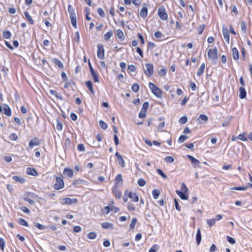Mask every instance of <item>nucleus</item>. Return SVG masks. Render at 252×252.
<instances>
[{"label": "nucleus", "mask_w": 252, "mask_h": 252, "mask_svg": "<svg viewBox=\"0 0 252 252\" xmlns=\"http://www.w3.org/2000/svg\"><path fill=\"white\" fill-rule=\"evenodd\" d=\"M68 11L70 15L71 23L72 26L75 29L77 28L76 16L73 7L71 5L68 6Z\"/></svg>", "instance_id": "obj_1"}, {"label": "nucleus", "mask_w": 252, "mask_h": 252, "mask_svg": "<svg viewBox=\"0 0 252 252\" xmlns=\"http://www.w3.org/2000/svg\"><path fill=\"white\" fill-rule=\"evenodd\" d=\"M149 87L151 90L152 93L158 98H161L162 96V92L160 89L158 88L152 82L149 83Z\"/></svg>", "instance_id": "obj_2"}, {"label": "nucleus", "mask_w": 252, "mask_h": 252, "mask_svg": "<svg viewBox=\"0 0 252 252\" xmlns=\"http://www.w3.org/2000/svg\"><path fill=\"white\" fill-rule=\"evenodd\" d=\"M146 69H144V73L148 77H151L154 73V65L152 63H147L145 64Z\"/></svg>", "instance_id": "obj_3"}, {"label": "nucleus", "mask_w": 252, "mask_h": 252, "mask_svg": "<svg viewBox=\"0 0 252 252\" xmlns=\"http://www.w3.org/2000/svg\"><path fill=\"white\" fill-rule=\"evenodd\" d=\"M218 49L214 47L213 49H209L208 51V57L212 61H215L218 58Z\"/></svg>", "instance_id": "obj_4"}, {"label": "nucleus", "mask_w": 252, "mask_h": 252, "mask_svg": "<svg viewBox=\"0 0 252 252\" xmlns=\"http://www.w3.org/2000/svg\"><path fill=\"white\" fill-rule=\"evenodd\" d=\"M97 56L100 60H103L104 58V49L103 45L101 44H98L97 45Z\"/></svg>", "instance_id": "obj_5"}, {"label": "nucleus", "mask_w": 252, "mask_h": 252, "mask_svg": "<svg viewBox=\"0 0 252 252\" xmlns=\"http://www.w3.org/2000/svg\"><path fill=\"white\" fill-rule=\"evenodd\" d=\"M64 187V183L63 180L59 177H56V183L54 185V189L59 190Z\"/></svg>", "instance_id": "obj_6"}, {"label": "nucleus", "mask_w": 252, "mask_h": 252, "mask_svg": "<svg viewBox=\"0 0 252 252\" xmlns=\"http://www.w3.org/2000/svg\"><path fill=\"white\" fill-rule=\"evenodd\" d=\"M158 15L159 18L163 20H165L167 19V14L165 12V9L164 7L162 6L158 8Z\"/></svg>", "instance_id": "obj_7"}, {"label": "nucleus", "mask_w": 252, "mask_h": 252, "mask_svg": "<svg viewBox=\"0 0 252 252\" xmlns=\"http://www.w3.org/2000/svg\"><path fill=\"white\" fill-rule=\"evenodd\" d=\"M28 196H25L24 197H23V199L28 202L31 205H33L34 204V201L33 200L30 199L29 197L35 198L38 197V196L32 192H28Z\"/></svg>", "instance_id": "obj_8"}, {"label": "nucleus", "mask_w": 252, "mask_h": 252, "mask_svg": "<svg viewBox=\"0 0 252 252\" xmlns=\"http://www.w3.org/2000/svg\"><path fill=\"white\" fill-rule=\"evenodd\" d=\"M187 157L191 162L192 165L194 168L200 167V161L198 159L195 158L189 155H188Z\"/></svg>", "instance_id": "obj_9"}, {"label": "nucleus", "mask_w": 252, "mask_h": 252, "mask_svg": "<svg viewBox=\"0 0 252 252\" xmlns=\"http://www.w3.org/2000/svg\"><path fill=\"white\" fill-rule=\"evenodd\" d=\"M128 193V196L131 198L133 201L137 202L138 201L139 198L138 195L135 193H133L131 191L128 192V190H126L125 194L126 195Z\"/></svg>", "instance_id": "obj_10"}, {"label": "nucleus", "mask_w": 252, "mask_h": 252, "mask_svg": "<svg viewBox=\"0 0 252 252\" xmlns=\"http://www.w3.org/2000/svg\"><path fill=\"white\" fill-rule=\"evenodd\" d=\"M222 34L227 43H229V31L227 28L223 27L222 30Z\"/></svg>", "instance_id": "obj_11"}, {"label": "nucleus", "mask_w": 252, "mask_h": 252, "mask_svg": "<svg viewBox=\"0 0 252 252\" xmlns=\"http://www.w3.org/2000/svg\"><path fill=\"white\" fill-rule=\"evenodd\" d=\"M89 68H90L91 73L93 77L94 81L95 82H99L98 76L96 72L94 69V68H93V66H92L90 62H89Z\"/></svg>", "instance_id": "obj_12"}, {"label": "nucleus", "mask_w": 252, "mask_h": 252, "mask_svg": "<svg viewBox=\"0 0 252 252\" xmlns=\"http://www.w3.org/2000/svg\"><path fill=\"white\" fill-rule=\"evenodd\" d=\"M119 210V208L113 206H105L103 209V212H105L106 214H108L111 211H114L115 212H117Z\"/></svg>", "instance_id": "obj_13"}, {"label": "nucleus", "mask_w": 252, "mask_h": 252, "mask_svg": "<svg viewBox=\"0 0 252 252\" xmlns=\"http://www.w3.org/2000/svg\"><path fill=\"white\" fill-rule=\"evenodd\" d=\"M115 155L117 157V160L119 162V165L122 167H124L125 166V161H124L122 156L118 152H116L115 153Z\"/></svg>", "instance_id": "obj_14"}, {"label": "nucleus", "mask_w": 252, "mask_h": 252, "mask_svg": "<svg viewBox=\"0 0 252 252\" xmlns=\"http://www.w3.org/2000/svg\"><path fill=\"white\" fill-rule=\"evenodd\" d=\"M63 203L65 204H76L78 202V200L76 198L71 199L68 197L63 198Z\"/></svg>", "instance_id": "obj_15"}, {"label": "nucleus", "mask_w": 252, "mask_h": 252, "mask_svg": "<svg viewBox=\"0 0 252 252\" xmlns=\"http://www.w3.org/2000/svg\"><path fill=\"white\" fill-rule=\"evenodd\" d=\"M64 175L71 178L73 176V171L70 168H65L63 171Z\"/></svg>", "instance_id": "obj_16"}, {"label": "nucleus", "mask_w": 252, "mask_h": 252, "mask_svg": "<svg viewBox=\"0 0 252 252\" xmlns=\"http://www.w3.org/2000/svg\"><path fill=\"white\" fill-rule=\"evenodd\" d=\"M176 192L178 195V196L181 198V199L183 200L188 199V195L187 194V193H188V192H185V190H184V192H182L181 191L177 190L176 191Z\"/></svg>", "instance_id": "obj_17"}, {"label": "nucleus", "mask_w": 252, "mask_h": 252, "mask_svg": "<svg viewBox=\"0 0 252 252\" xmlns=\"http://www.w3.org/2000/svg\"><path fill=\"white\" fill-rule=\"evenodd\" d=\"M208 120V117L205 114H200L197 121L200 124L205 123Z\"/></svg>", "instance_id": "obj_18"}, {"label": "nucleus", "mask_w": 252, "mask_h": 252, "mask_svg": "<svg viewBox=\"0 0 252 252\" xmlns=\"http://www.w3.org/2000/svg\"><path fill=\"white\" fill-rule=\"evenodd\" d=\"M40 144V141L37 138H34L30 140L29 146L31 149H32L34 146H38Z\"/></svg>", "instance_id": "obj_19"}, {"label": "nucleus", "mask_w": 252, "mask_h": 252, "mask_svg": "<svg viewBox=\"0 0 252 252\" xmlns=\"http://www.w3.org/2000/svg\"><path fill=\"white\" fill-rule=\"evenodd\" d=\"M26 172L28 175H32L33 176H36L38 175V173H37L36 170L33 168H31V167L27 168Z\"/></svg>", "instance_id": "obj_20"}, {"label": "nucleus", "mask_w": 252, "mask_h": 252, "mask_svg": "<svg viewBox=\"0 0 252 252\" xmlns=\"http://www.w3.org/2000/svg\"><path fill=\"white\" fill-rule=\"evenodd\" d=\"M232 56L234 60H238L239 58V53L237 49L235 47H233L232 49Z\"/></svg>", "instance_id": "obj_21"}, {"label": "nucleus", "mask_w": 252, "mask_h": 252, "mask_svg": "<svg viewBox=\"0 0 252 252\" xmlns=\"http://www.w3.org/2000/svg\"><path fill=\"white\" fill-rule=\"evenodd\" d=\"M4 113L7 116H10L11 115V109L7 104L3 105Z\"/></svg>", "instance_id": "obj_22"}, {"label": "nucleus", "mask_w": 252, "mask_h": 252, "mask_svg": "<svg viewBox=\"0 0 252 252\" xmlns=\"http://www.w3.org/2000/svg\"><path fill=\"white\" fill-rule=\"evenodd\" d=\"M240 94L239 97L241 99H244L246 97V91L243 87L239 88Z\"/></svg>", "instance_id": "obj_23"}, {"label": "nucleus", "mask_w": 252, "mask_h": 252, "mask_svg": "<svg viewBox=\"0 0 252 252\" xmlns=\"http://www.w3.org/2000/svg\"><path fill=\"white\" fill-rule=\"evenodd\" d=\"M140 16L143 18H145L148 15V9L146 7H143L140 10Z\"/></svg>", "instance_id": "obj_24"}, {"label": "nucleus", "mask_w": 252, "mask_h": 252, "mask_svg": "<svg viewBox=\"0 0 252 252\" xmlns=\"http://www.w3.org/2000/svg\"><path fill=\"white\" fill-rule=\"evenodd\" d=\"M205 64L204 63H202L201 65H200L199 68L198 69V71L196 73V75L198 76H200L201 75L203 74L204 72V70L205 69Z\"/></svg>", "instance_id": "obj_25"}, {"label": "nucleus", "mask_w": 252, "mask_h": 252, "mask_svg": "<svg viewBox=\"0 0 252 252\" xmlns=\"http://www.w3.org/2000/svg\"><path fill=\"white\" fill-rule=\"evenodd\" d=\"M12 179L16 182H19L21 184H24L25 182V180L24 178L18 176H13Z\"/></svg>", "instance_id": "obj_26"}, {"label": "nucleus", "mask_w": 252, "mask_h": 252, "mask_svg": "<svg viewBox=\"0 0 252 252\" xmlns=\"http://www.w3.org/2000/svg\"><path fill=\"white\" fill-rule=\"evenodd\" d=\"M101 226L105 229H112L113 228V224L112 223L104 222L101 223Z\"/></svg>", "instance_id": "obj_27"}, {"label": "nucleus", "mask_w": 252, "mask_h": 252, "mask_svg": "<svg viewBox=\"0 0 252 252\" xmlns=\"http://www.w3.org/2000/svg\"><path fill=\"white\" fill-rule=\"evenodd\" d=\"M196 244L197 245H199L200 243L201 240V235L200 233V230L199 229H198L196 235Z\"/></svg>", "instance_id": "obj_28"}, {"label": "nucleus", "mask_w": 252, "mask_h": 252, "mask_svg": "<svg viewBox=\"0 0 252 252\" xmlns=\"http://www.w3.org/2000/svg\"><path fill=\"white\" fill-rule=\"evenodd\" d=\"M86 85L88 88L91 93L94 94V91L93 90L92 82L91 81H88L86 82Z\"/></svg>", "instance_id": "obj_29"}, {"label": "nucleus", "mask_w": 252, "mask_h": 252, "mask_svg": "<svg viewBox=\"0 0 252 252\" xmlns=\"http://www.w3.org/2000/svg\"><path fill=\"white\" fill-rule=\"evenodd\" d=\"M53 62L56 65H57L59 67V68H63V63L58 59H54Z\"/></svg>", "instance_id": "obj_30"}, {"label": "nucleus", "mask_w": 252, "mask_h": 252, "mask_svg": "<svg viewBox=\"0 0 252 252\" xmlns=\"http://www.w3.org/2000/svg\"><path fill=\"white\" fill-rule=\"evenodd\" d=\"M24 14L27 18V19L28 20V21L30 22L31 24H34V21L32 19V17L30 16L29 13L27 11H24Z\"/></svg>", "instance_id": "obj_31"}, {"label": "nucleus", "mask_w": 252, "mask_h": 252, "mask_svg": "<svg viewBox=\"0 0 252 252\" xmlns=\"http://www.w3.org/2000/svg\"><path fill=\"white\" fill-rule=\"evenodd\" d=\"M160 191L158 189H154L152 191V194L154 198L157 199L160 195Z\"/></svg>", "instance_id": "obj_32"}, {"label": "nucleus", "mask_w": 252, "mask_h": 252, "mask_svg": "<svg viewBox=\"0 0 252 252\" xmlns=\"http://www.w3.org/2000/svg\"><path fill=\"white\" fill-rule=\"evenodd\" d=\"M2 35L4 38L9 39L11 36V33L8 31H3L2 32Z\"/></svg>", "instance_id": "obj_33"}, {"label": "nucleus", "mask_w": 252, "mask_h": 252, "mask_svg": "<svg viewBox=\"0 0 252 252\" xmlns=\"http://www.w3.org/2000/svg\"><path fill=\"white\" fill-rule=\"evenodd\" d=\"M137 220L136 218H133L131 222L129 225V227L130 229H133L135 228V224L137 222Z\"/></svg>", "instance_id": "obj_34"}, {"label": "nucleus", "mask_w": 252, "mask_h": 252, "mask_svg": "<svg viewBox=\"0 0 252 252\" xmlns=\"http://www.w3.org/2000/svg\"><path fill=\"white\" fill-rule=\"evenodd\" d=\"M113 35L112 32L109 31L104 35V38L105 40H108Z\"/></svg>", "instance_id": "obj_35"}, {"label": "nucleus", "mask_w": 252, "mask_h": 252, "mask_svg": "<svg viewBox=\"0 0 252 252\" xmlns=\"http://www.w3.org/2000/svg\"><path fill=\"white\" fill-rule=\"evenodd\" d=\"M18 222L22 225L25 226H28V223L27 221L24 219L19 218Z\"/></svg>", "instance_id": "obj_36"}, {"label": "nucleus", "mask_w": 252, "mask_h": 252, "mask_svg": "<svg viewBox=\"0 0 252 252\" xmlns=\"http://www.w3.org/2000/svg\"><path fill=\"white\" fill-rule=\"evenodd\" d=\"M207 223L209 226V227L213 226L216 223V220L214 219L208 220H207Z\"/></svg>", "instance_id": "obj_37"}, {"label": "nucleus", "mask_w": 252, "mask_h": 252, "mask_svg": "<svg viewBox=\"0 0 252 252\" xmlns=\"http://www.w3.org/2000/svg\"><path fill=\"white\" fill-rule=\"evenodd\" d=\"M241 28L242 31L244 33H245L246 32V31H247V26H246V23L244 21L241 22Z\"/></svg>", "instance_id": "obj_38"}, {"label": "nucleus", "mask_w": 252, "mask_h": 252, "mask_svg": "<svg viewBox=\"0 0 252 252\" xmlns=\"http://www.w3.org/2000/svg\"><path fill=\"white\" fill-rule=\"evenodd\" d=\"M96 237V233L95 232H91L88 234V237L90 239H94Z\"/></svg>", "instance_id": "obj_39"}, {"label": "nucleus", "mask_w": 252, "mask_h": 252, "mask_svg": "<svg viewBox=\"0 0 252 252\" xmlns=\"http://www.w3.org/2000/svg\"><path fill=\"white\" fill-rule=\"evenodd\" d=\"M149 106V104L148 102H145L142 106L141 110H143L144 112H147V109H148Z\"/></svg>", "instance_id": "obj_40"}, {"label": "nucleus", "mask_w": 252, "mask_h": 252, "mask_svg": "<svg viewBox=\"0 0 252 252\" xmlns=\"http://www.w3.org/2000/svg\"><path fill=\"white\" fill-rule=\"evenodd\" d=\"M127 209L130 211H134L135 210L134 205L130 202H129L127 204Z\"/></svg>", "instance_id": "obj_41"}, {"label": "nucleus", "mask_w": 252, "mask_h": 252, "mask_svg": "<svg viewBox=\"0 0 252 252\" xmlns=\"http://www.w3.org/2000/svg\"><path fill=\"white\" fill-rule=\"evenodd\" d=\"M132 91L135 93L137 92L139 90V86L137 84H134L131 87Z\"/></svg>", "instance_id": "obj_42"}, {"label": "nucleus", "mask_w": 252, "mask_h": 252, "mask_svg": "<svg viewBox=\"0 0 252 252\" xmlns=\"http://www.w3.org/2000/svg\"><path fill=\"white\" fill-rule=\"evenodd\" d=\"M137 184L140 187H143L145 185L146 182L144 179L140 178L137 181Z\"/></svg>", "instance_id": "obj_43"}, {"label": "nucleus", "mask_w": 252, "mask_h": 252, "mask_svg": "<svg viewBox=\"0 0 252 252\" xmlns=\"http://www.w3.org/2000/svg\"><path fill=\"white\" fill-rule=\"evenodd\" d=\"M99 124L100 126L103 129H106L107 128V125L106 124V123L104 122L103 121L100 120L99 122Z\"/></svg>", "instance_id": "obj_44"}, {"label": "nucleus", "mask_w": 252, "mask_h": 252, "mask_svg": "<svg viewBox=\"0 0 252 252\" xmlns=\"http://www.w3.org/2000/svg\"><path fill=\"white\" fill-rule=\"evenodd\" d=\"M164 160L168 163H172L174 161V159L171 156H167L164 158Z\"/></svg>", "instance_id": "obj_45"}, {"label": "nucleus", "mask_w": 252, "mask_h": 252, "mask_svg": "<svg viewBox=\"0 0 252 252\" xmlns=\"http://www.w3.org/2000/svg\"><path fill=\"white\" fill-rule=\"evenodd\" d=\"M231 189L237 190H245L247 189V187L245 186L235 187L232 188Z\"/></svg>", "instance_id": "obj_46"}, {"label": "nucleus", "mask_w": 252, "mask_h": 252, "mask_svg": "<svg viewBox=\"0 0 252 252\" xmlns=\"http://www.w3.org/2000/svg\"><path fill=\"white\" fill-rule=\"evenodd\" d=\"M188 138V136L186 135H181L178 139V142L179 143H182L184 142L186 139Z\"/></svg>", "instance_id": "obj_47"}, {"label": "nucleus", "mask_w": 252, "mask_h": 252, "mask_svg": "<svg viewBox=\"0 0 252 252\" xmlns=\"http://www.w3.org/2000/svg\"><path fill=\"white\" fill-rule=\"evenodd\" d=\"M157 173L161 176L164 179H166L167 178V176L160 169H158L157 170Z\"/></svg>", "instance_id": "obj_48"}, {"label": "nucleus", "mask_w": 252, "mask_h": 252, "mask_svg": "<svg viewBox=\"0 0 252 252\" xmlns=\"http://www.w3.org/2000/svg\"><path fill=\"white\" fill-rule=\"evenodd\" d=\"M34 225L35 227H36L37 228H38L39 229H40V230H44L45 228H46V226L42 225V224H41L39 223H34Z\"/></svg>", "instance_id": "obj_49"}, {"label": "nucleus", "mask_w": 252, "mask_h": 252, "mask_svg": "<svg viewBox=\"0 0 252 252\" xmlns=\"http://www.w3.org/2000/svg\"><path fill=\"white\" fill-rule=\"evenodd\" d=\"M158 245H154L150 249L149 252H156L158 249Z\"/></svg>", "instance_id": "obj_50"}, {"label": "nucleus", "mask_w": 252, "mask_h": 252, "mask_svg": "<svg viewBox=\"0 0 252 252\" xmlns=\"http://www.w3.org/2000/svg\"><path fill=\"white\" fill-rule=\"evenodd\" d=\"M117 35L120 39H122L124 37V33L121 30L119 29L117 31Z\"/></svg>", "instance_id": "obj_51"}, {"label": "nucleus", "mask_w": 252, "mask_h": 252, "mask_svg": "<svg viewBox=\"0 0 252 252\" xmlns=\"http://www.w3.org/2000/svg\"><path fill=\"white\" fill-rule=\"evenodd\" d=\"M179 122L181 124H185L187 122V117L186 116H183L180 118Z\"/></svg>", "instance_id": "obj_52"}, {"label": "nucleus", "mask_w": 252, "mask_h": 252, "mask_svg": "<svg viewBox=\"0 0 252 252\" xmlns=\"http://www.w3.org/2000/svg\"><path fill=\"white\" fill-rule=\"evenodd\" d=\"M4 246L5 241L4 239L2 238H0V248L2 251L4 250Z\"/></svg>", "instance_id": "obj_53"}, {"label": "nucleus", "mask_w": 252, "mask_h": 252, "mask_svg": "<svg viewBox=\"0 0 252 252\" xmlns=\"http://www.w3.org/2000/svg\"><path fill=\"white\" fill-rule=\"evenodd\" d=\"M154 36L155 37H156L157 38H162V37L164 36V35L162 34V33L159 31L155 32L154 33Z\"/></svg>", "instance_id": "obj_54"}, {"label": "nucleus", "mask_w": 252, "mask_h": 252, "mask_svg": "<svg viewBox=\"0 0 252 252\" xmlns=\"http://www.w3.org/2000/svg\"><path fill=\"white\" fill-rule=\"evenodd\" d=\"M114 193L115 194V197L117 198H120L121 197V192L120 190L118 189H115L114 190Z\"/></svg>", "instance_id": "obj_55"}, {"label": "nucleus", "mask_w": 252, "mask_h": 252, "mask_svg": "<svg viewBox=\"0 0 252 252\" xmlns=\"http://www.w3.org/2000/svg\"><path fill=\"white\" fill-rule=\"evenodd\" d=\"M97 12L101 17H105V13H104L103 10L101 8L99 7L97 9Z\"/></svg>", "instance_id": "obj_56"}, {"label": "nucleus", "mask_w": 252, "mask_h": 252, "mask_svg": "<svg viewBox=\"0 0 252 252\" xmlns=\"http://www.w3.org/2000/svg\"><path fill=\"white\" fill-rule=\"evenodd\" d=\"M17 135L15 133H12L9 135V138L12 141H15L17 139Z\"/></svg>", "instance_id": "obj_57"}, {"label": "nucleus", "mask_w": 252, "mask_h": 252, "mask_svg": "<svg viewBox=\"0 0 252 252\" xmlns=\"http://www.w3.org/2000/svg\"><path fill=\"white\" fill-rule=\"evenodd\" d=\"M237 138L243 141H245L247 140V138L245 136L244 134H239Z\"/></svg>", "instance_id": "obj_58"}, {"label": "nucleus", "mask_w": 252, "mask_h": 252, "mask_svg": "<svg viewBox=\"0 0 252 252\" xmlns=\"http://www.w3.org/2000/svg\"><path fill=\"white\" fill-rule=\"evenodd\" d=\"M226 239L227 241L231 244H234L236 243L235 240L230 236H227Z\"/></svg>", "instance_id": "obj_59"}, {"label": "nucleus", "mask_w": 252, "mask_h": 252, "mask_svg": "<svg viewBox=\"0 0 252 252\" xmlns=\"http://www.w3.org/2000/svg\"><path fill=\"white\" fill-rule=\"evenodd\" d=\"M77 149L79 151H85V148L84 144H79L77 146Z\"/></svg>", "instance_id": "obj_60"}, {"label": "nucleus", "mask_w": 252, "mask_h": 252, "mask_svg": "<svg viewBox=\"0 0 252 252\" xmlns=\"http://www.w3.org/2000/svg\"><path fill=\"white\" fill-rule=\"evenodd\" d=\"M116 183H119L120 182L122 181V176L121 174H119L116 176L115 179Z\"/></svg>", "instance_id": "obj_61"}, {"label": "nucleus", "mask_w": 252, "mask_h": 252, "mask_svg": "<svg viewBox=\"0 0 252 252\" xmlns=\"http://www.w3.org/2000/svg\"><path fill=\"white\" fill-rule=\"evenodd\" d=\"M20 210L22 211L23 212L26 214H29L30 213V210L27 208L26 207L22 206L20 208Z\"/></svg>", "instance_id": "obj_62"}, {"label": "nucleus", "mask_w": 252, "mask_h": 252, "mask_svg": "<svg viewBox=\"0 0 252 252\" xmlns=\"http://www.w3.org/2000/svg\"><path fill=\"white\" fill-rule=\"evenodd\" d=\"M56 128L58 130H61L63 128V124L58 120H57Z\"/></svg>", "instance_id": "obj_63"}, {"label": "nucleus", "mask_w": 252, "mask_h": 252, "mask_svg": "<svg viewBox=\"0 0 252 252\" xmlns=\"http://www.w3.org/2000/svg\"><path fill=\"white\" fill-rule=\"evenodd\" d=\"M158 74L162 76H164L166 74V70L165 68H161L158 71Z\"/></svg>", "instance_id": "obj_64"}]
</instances>
